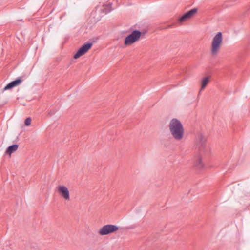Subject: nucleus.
I'll list each match as a JSON object with an SVG mask.
<instances>
[{
	"label": "nucleus",
	"mask_w": 250,
	"mask_h": 250,
	"mask_svg": "<svg viewBox=\"0 0 250 250\" xmlns=\"http://www.w3.org/2000/svg\"><path fill=\"white\" fill-rule=\"evenodd\" d=\"M119 229V227L115 225L107 224L103 226L98 231V234L101 236L107 235L113 233Z\"/></svg>",
	"instance_id": "obj_4"
},
{
	"label": "nucleus",
	"mask_w": 250,
	"mask_h": 250,
	"mask_svg": "<svg viewBox=\"0 0 250 250\" xmlns=\"http://www.w3.org/2000/svg\"><path fill=\"white\" fill-rule=\"evenodd\" d=\"M141 35V32L138 30H134L131 34L125 39V44H132L139 40Z\"/></svg>",
	"instance_id": "obj_5"
},
{
	"label": "nucleus",
	"mask_w": 250,
	"mask_h": 250,
	"mask_svg": "<svg viewBox=\"0 0 250 250\" xmlns=\"http://www.w3.org/2000/svg\"><path fill=\"white\" fill-rule=\"evenodd\" d=\"M207 136L202 132H198L195 137L194 149L200 154H206L209 151V148L207 145Z\"/></svg>",
	"instance_id": "obj_1"
},
{
	"label": "nucleus",
	"mask_w": 250,
	"mask_h": 250,
	"mask_svg": "<svg viewBox=\"0 0 250 250\" xmlns=\"http://www.w3.org/2000/svg\"><path fill=\"white\" fill-rule=\"evenodd\" d=\"M92 46V43H87L83 45L79 49L76 53L74 55V59H78L84 54Z\"/></svg>",
	"instance_id": "obj_6"
},
{
	"label": "nucleus",
	"mask_w": 250,
	"mask_h": 250,
	"mask_svg": "<svg viewBox=\"0 0 250 250\" xmlns=\"http://www.w3.org/2000/svg\"><path fill=\"white\" fill-rule=\"evenodd\" d=\"M189 19L190 18H189V17L188 16V15L186 13L179 19V21L180 22H182L185 21Z\"/></svg>",
	"instance_id": "obj_13"
},
{
	"label": "nucleus",
	"mask_w": 250,
	"mask_h": 250,
	"mask_svg": "<svg viewBox=\"0 0 250 250\" xmlns=\"http://www.w3.org/2000/svg\"><path fill=\"white\" fill-rule=\"evenodd\" d=\"M14 87L12 83H9L4 88V90H8L10 89H11L12 88Z\"/></svg>",
	"instance_id": "obj_17"
},
{
	"label": "nucleus",
	"mask_w": 250,
	"mask_h": 250,
	"mask_svg": "<svg viewBox=\"0 0 250 250\" xmlns=\"http://www.w3.org/2000/svg\"><path fill=\"white\" fill-rule=\"evenodd\" d=\"M169 128L172 137L177 141L184 137V128L182 123L177 119H172L169 123Z\"/></svg>",
	"instance_id": "obj_2"
},
{
	"label": "nucleus",
	"mask_w": 250,
	"mask_h": 250,
	"mask_svg": "<svg viewBox=\"0 0 250 250\" xmlns=\"http://www.w3.org/2000/svg\"><path fill=\"white\" fill-rule=\"evenodd\" d=\"M14 87L12 83H9L4 88V90H8L10 89H11L12 88Z\"/></svg>",
	"instance_id": "obj_16"
},
{
	"label": "nucleus",
	"mask_w": 250,
	"mask_h": 250,
	"mask_svg": "<svg viewBox=\"0 0 250 250\" xmlns=\"http://www.w3.org/2000/svg\"><path fill=\"white\" fill-rule=\"evenodd\" d=\"M18 148V145L17 144H14L10 146L6 149V153L11 155L12 153L14 152L17 150Z\"/></svg>",
	"instance_id": "obj_10"
},
{
	"label": "nucleus",
	"mask_w": 250,
	"mask_h": 250,
	"mask_svg": "<svg viewBox=\"0 0 250 250\" xmlns=\"http://www.w3.org/2000/svg\"><path fill=\"white\" fill-rule=\"evenodd\" d=\"M203 155L197 153V156L195 157L194 165L199 169H202L204 167V164L202 160V156Z\"/></svg>",
	"instance_id": "obj_8"
},
{
	"label": "nucleus",
	"mask_w": 250,
	"mask_h": 250,
	"mask_svg": "<svg viewBox=\"0 0 250 250\" xmlns=\"http://www.w3.org/2000/svg\"><path fill=\"white\" fill-rule=\"evenodd\" d=\"M197 11V9L195 8L191 9L190 10L187 12L186 13L189 18L190 19L194 14L196 13Z\"/></svg>",
	"instance_id": "obj_12"
},
{
	"label": "nucleus",
	"mask_w": 250,
	"mask_h": 250,
	"mask_svg": "<svg viewBox=\"0 0 250 250\" xmlns=\"http://www.w3.org/2000/svg\"><path fill=\"white\" fill-rule=\"evenodd\" d=\"M31 123V118L29 117L25 119L24 124H25V125L29 126V125H30Z\"/></svg>",
	"instance_id": "obj_15"
},
{
	"label": "nucleus",
	"mask_w": 250,
	"mask_h": 250,
	"mask_svg": "<svg viewBox=\"0 0 250 250\" xmlns=\"http://www.w3.org/2000/svg\"><path fill=\"white\" fill-rule=\"evenodd\" d=\"M21 82V80L19 78V79H16V80H14V81H12V82H11L10 83H12L13 86L14 87H15V86H16L17 85H18L19 84H20Z\"/></svg>",
	"instance_id": "obj_14"
},
{
	"label": "nucleus",
	"mask_w": 250,
	"mask_h": 250,
	"mask_svg": "<svg viewBox=\"0 0 250 250\" xmlns=\"http://www.w3.org/2000/svg\"><path fill=\"white\" fill-rule=\"evenodd\" d=\"M209 79L210 77L209 76L204 77L201 80V88L199 94H200L201 91L203 90L208 85L209 82Z\"/></svg>",
	"instance_id": "obj_9"
},
{
	"label": "nucleus",
	"mask_w": 250,
	"mask_h": 250,
	"mask_svg": "<svg viewBox=\"0 0 250 250\" xmlns=\"http://www.w3.org/2000/svg\"><path fill=\"white\" fill-rule=\"evenodd\" d=\"M223 38L222 33L218 32L213 37L211 45V52L213 55H216L220 49L221 44L222 43Z\"/></svg>",
	"instance_id": "obj_3"
},
{
	"label": "nucleus",
	"mask_w": 250,
	"mask_h": 250,
	"mask_svg": "<svg viewBox=\"0 0 250 250\" xmlns=\"http://www.w3.org/2000/svg\"><path fill=\"white\" fill-rule=\"evenodd\" d=\"M113 10V9L111 8V3H109L107 5H105L103 9V11L105 13L107 14L110 11H111Z\"/></svg>",
	"instance_id": "obj_11"
},
{
	"label": "nucleus",
	"mask_w": 250,
	"mask_h": 250,
	"mask_svg": "<svg viewBox=\"0 0 250 250\" xmlns=\"http://www.w3.org/2000/svg\"><path fill=\"white\" fill-rule=\"evenodd\" d=\"M58 192L64 199L67 200H69V192L66 187L64 186H59L58 188Z\"/></svg>",
	"instance_id": "obj_7"
}]
</instances>
